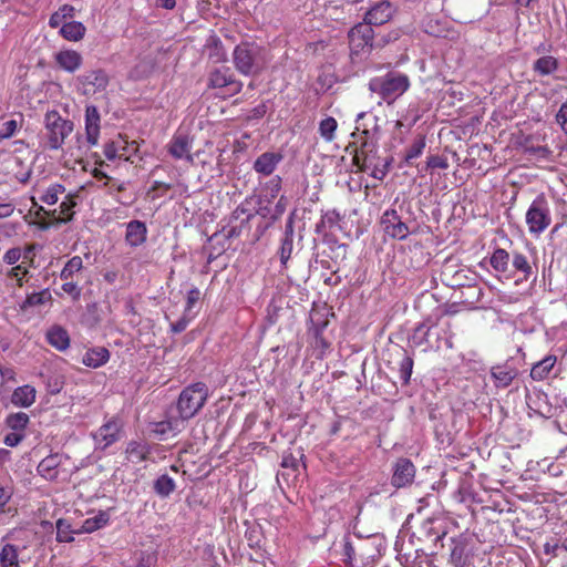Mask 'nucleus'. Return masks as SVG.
Returning a JSON list of instances; mask_svg holds the SVG:
<instances>
[{
  "mask_svg": "<svg viewBox=\"0 0 567 567\" xmlns=\"http://www.w3.org/2000/svg\"><path fill=\"white\" fill-rule=\"evenodd\" d=\"M342 555L349 567H369L380 556L378 537L346 536Z\"/></svg>",
  "mask_w": 567,
  "mask_h": 567,
  "instance_id": "1",
  "label": "nucleus"
},
{
  "mask_svg": "<svg viewBox=\"0 0 567 567\" xmlns=\"http://www.w3.org/2000/svg\"><path fill=\"white\" fill-rule=\"evenodd\" d=\"M235 69L243 75H258L267 64L265 49L255 42H241L233 51Z\"/></svg>",
  "mask_w": 567,
  "mask_h": 567,
  "instance_id": "2",
  "label": "nucleus"
},
{
  "mask_svg": "<svg viewBox=\"0 0 567 567\" xmlns=\"http://www.w3.org/2000/svg\"><path fill=\"white\" fill-rule=\"evenodd\" d=\"M409 87V76L394 71L383 76L373 78L369 82V90L378 94L388 104L393 103L398 97L403 95Z\"/></svg>",
  "mask_w": 567,
  "mask_h": 567,
  "instance_id": "3",
  "label": "nucleus"
},
{
  "mask_svg": "<svg viewBox=\"0 0 567 567\" xmlns=\"http://www.w3.org/2000/svg\"><path fill=\"white\" fill-rule=\"evenodd\" d=\"M101 116L95 105L85 109V138L76 137V145L70 146V154L75 158H82L90 150L97 145L100 136Z\"/></svg>",
  "mask_w": 567,
  "mask_h": 567,
  "instance_id": "4",
  "label": "nucleus"
},
{
  "mask_svg": "<svg viewBox=\"0 0 567 567\" xmlns=\"http://www.w3.org/2000/svg\"><path fill=\"white\" fill-rule=\"evenodd\" d=\"M208 398V388L203 382L186 386L179 394L177 409L184 421L195 416Z\"/></svg>",
  "mask_w": 567,
  "mask_h": 567,
  "instance_id": "5",
  "label": "nucleus"
},
{
  "mask_svg": "<svg viewBox=\"0 0 567 567\" xmlns=\"http://www.w3.org/2000/svg\"><path fill=\"white\" fill-rule=\"evenodd\" d=\"M551 223L549 202L544 194H539L526 212L528 231L540 235Z\"/></svg>",
  "mask_w": 567,
  "mask_h": 567,
  "instance_id": "6",
  "label": "nucleus"
},
{
  "mask_svg": "<svg viewBox=\"0 0 567 567\" xmlns=\"http://www.w3.org/2000/svg\"><path fill=\"white\" fill-rule=\"evenodd\" d=\"M44 124L48 145L51 150L60 148L65 137L73 131V123L63 118L56 111H50L45 114Z\"/></svg>",
  "mask_w": 567,
  "mask_h": 567,
  "instance_id": "7",
  "label": "nucleus"
},
{
  "mask_svg": "<svg viewBox=\"0 0 567 567\" xmlns=\"http://www.w3.org/2000/svg\"><path fill=\"white\" fill-rule=\"evenodd\" d=\"M489 0H454V19L461 23L481 20L488 12Z\"/></svg>",
  "mask_w": 567,
  "mask_h": 567,
  "instance_id": "8",
  "label": "nucleus"
},
{
  "mask_svg": "<svg viewBox=\"0 0 567 567\" xmlns=\"http://www.w3.org/2000/svg\"><path fill=\"white\" fill-rule=\"evenodd\" d=\"M208 85L213 89H221L225 95L233 96L243 89V82L237 80L229 68L215 69L208 78Z\"/></svg>",
  "mask_w": 567,
  "mask_h": 567,
  "instance_id": "9",
  "label": "nucleus"
},
{
  "mask_svg": "<svg viewBox=\"0 0 567 567\" xmlns=\"http://www.w3.org/2000/svg\"><path fill=\"white\" fill-rule=\"evenodd\" d=\"M254 216L255 214L244 204L237 206L231 213L227 225L221 229L224 236L228 239L239 237L243 230L249 227V221Z\"/></svg>",
  "mask_w": 567,
  "mask_h": 567,
  "instance_id": "10",
  "label": "nucleus"
},
{
  "mask_svg": "<svg viewBox=\"0 0 567 567\" xmlns=\"http://www.w3.org/2000/svg\"><path fill=\"white\" fill-rule=\"evenodd\" d=\"M372 42L373 29L368 23H358L349 31V44L352 54H359L365 49H371Z\"/></svg>",
  "mask_w": 567,
  "mask_h": 567,
  "instance_id": "11",
  "label": "nucleus"
},
{
  "mask_svg": "<svg viewBox=\"0 0 567 567\" xmlns=\"http://www.w3.org/2000/svg\"><path fill=\"white\" fill-rule=\"evenodd\" d=\"M83 94L91 95L101 92L109 85V75L101 69L86 71L76 78Z\"/></svg>",
  "mask_w": 567,
  "mask_h": 567,
  "instance_id": "12",
  "label": "nucleus"
},
{
  "mask_svg": "<svg viewBox=\"0 0 567 567\" xmlns=\"http://www.w3.org/2000/svg\"><path fill=\"white\" fill-rule=\"evenodd\" d=\"M122 423L116 419H112L103 424L94 434V441L97 447L105 450L113 443L117 442L122 436Z\"/></svg>",
  "mask_w": 567,
  "mask_h": 567,
  "instance_id": "13",
  "label": "nucleus"
},
{
  "mask_svg": "<svg viewBox=\"0 0 567 567\" xmlns=\"http://www.w3.org/2000/svg\"><path fill=\"white\" fill-rule=\"evenodd\" d=\"M381 225L384 233L394 239H405L410 234L408 225L401 220L395 209H388L383 213Z\"/></svg>",
  "mask_w": 567,
  "mask_h": 567,
  "instance_id": "14",
  "label": "nucleus"
},
{
  "mask_svg": "<svg viewBox=\"0 0 567 567\" xmlns=\"http://www.w3.org/2000/svg\"><path fill=\"white\" fill-rule=\"evenodd\" d=\"M380 159L377 143L368 140L360 144L352 158L353 164L361 172H368L369 167L373 166L375 162H380Z\"/></svg>",
  "mask_w": 567,
  "mask_h": 567,
  "instance_id": "15",
  "label": "nucleus"
},
{
  "mask_svg": "<svg viewBox=\"0 0 567 567\" xmlns=\"http://www.w3.org/2000/svg\"><path fill=\"white\" fill-rule=\"evenodd\" d=\"M414 477V464L409 458H399L393 466L392 485L396 488L405 487L412 484Z\"/></svg>",
  "mask_w": 567,
  "mask_h": 567,
  "instance_id": "16",
  "label": "nucleus"
},
{
  "mask_svg": "<svg viewBox=\"0 0 567 567\" xmlns=\"http://www.w3.org/2000/svg\"><path fill=\"white\" fill-rule=\"evenodd\" d=\"M394 7L389 1H380L375 3L364 17V23H368L371 28L372 25H381L391 20L394 13Z\"/></svg>",
  "mask_w": 567,
  "mask_h": 567,
  "instance_id": "17",
  "label": "nucleus"
},
{
  "mask_svg": "<svg viewBox=\"0 0 567 567\" xmlns=\"http://www.w3.org/2000/svg\"><path fill=\"white\" fill-rule=\"evenodd\" d=\"M471 542V536L466 534H461L456 537L451 538L450 561L455 567L465 565L466 559L468 557V546Z\"/></svg>",
  "mask_w": 567,
  "mask_h": 567,
  "instance_id": "18",
  "label": "nucleus"
},
{
  "mask_svg": "<svg viewBox=\"0 0 567 567\" xmlns=\"http://www.w3.org/2000/svg\"><path fill=\"white\" fill-rule=\"evenodd\" d=\"M192 141L185 134H175L168 145L169 154L176 159H186L189 164L194 163V157L190 154Z\"/></svg>",
  "mask_w": 567,
  "mask_h": 567,
  "instance_id": "19",
  "label": "nucleus"
},
{
  "mask_svg": "<svg viewBox=\"0 0 567 567\" xmlns=\"http://www.w3.org/2000/svg\"><path fill=\"white\" fill-rule=\"evenodd\" d=\"M517 374L518 371L511 361L494 365L491 369V377L496 388H507Z\"/></svg>",
  "mask_w": 567,
  "mask_h": 567,
  "instance_id": "20",
  "label": "nucleus"
},
{
  "mask_svg": "<svg viewBox=\"0 0 567 567\" xmlns=\"http://www.w3.org/2000/svg\"><path fill=\"white\" fill-rule=\"evenodd\" d=\"M54 61L60 69L74 73L81 68L83 58L75 50H61L54 54Z\"/></svg>",
  "mask_w": 567,
  "mask_h": 567,
  "instance_id": "21",
  "label": "nucleus"
},
{
  "mask_svg": "<svg viewBox=\"0 0 567 567\" xmlns=\"http://www.w3.org/2000/svg\"><path fill=\"white\" fill-rule=\"evenodd\" d=\"M281 159L282 156L279 153L265 152L254 162V169L264 176H269L274 173Z\"/></svg>",
  "mask_w": 567,
  "mask_h": 567,
  "instance_id": "22",
  "label": "nucleus"
},
{
  "mask_svg": "<svg viewBox=\"0 0 567 567\" xmlns=\"http://www.w3.org/2000/svg\"><path fill=\"white\" fill-rule=\"evenodd\" d=\"M50 346L59 351H64L70 347V336L61 326L51 327L45 334Z\"/></svg>",
  "mask_w": 567,
  "mask_h": 567,
  "instance_id": "23",
  "label": "nucleus"
},
{
  "mask_svg": "<svg viewBox=\"0 0 567 567\" xmlns=\"http://www.w3.org/2000/svg\"><path fill=\"white\" fill-rule=\"evenodd\" d=\"M61 464L59 454H51L44 457L38 465V473L45 480L53 481L58 477V467Z\"/></svg>",
  "mask_w": 567,
  "mask_h": 567,
  "instance_id": "24",
  "label": "nucleus"
},
{
  "mask_svg": "<svg viewBox=\"0 0 567 567\" xmlns=\"http://www.w3.org/2000/svg\"><path fill=\"white\" fill-rule=\"evenodd\" d=\"M146 226L140 220H132L126 227V241L128 245L136 247L142 245L146 239Z\"/></svg>",
  "mask_w": 567,
  "mask_h": 567,
  "instance_id": "25",
  "label": "nucleus"
},
{
  "mask_svg": "<svg viewBox=\"0 0 567 567\" xmlns=\"http://www.w3.org/2000/svg\"><path fill=\"white\" fill-rule=\"evenodd\" d=\"M183 419H171L166 421H162L158 423H155L153 432L161 436V439H166L168 436H175L177 433L182 431V427L184 425Z\"/></svg>",
  "mask_w": 567,
  "mask_h": 567,
  "instance_id": "26",
  "label": "nucleus"
},
{
  "mask_svg": "<svg viewBox=\"0 0 567 567\" xmlns=\"http://www.w3.org/2000/svg\"><path fill=\"white\" fill-rule=\"evenodd\" d=\"M292 250H293V227H292V221L290 220L286 225L285 235H284V238L281 239V244H280V247L278 250V254L280 257V262L284 267L287 266V262L291 257Z\"/></svg>",
  "mask_w": 567,
  "mask_h": 567,
  "instance_id": "27",
  "label": "nucleus"
},
{
  "mask_svg": "<svg viewBox=\"0 0 567 567\" xmlns=\"http://www.w3.org/2000/svg\"><path fill=\"white\" fill-rule=\"evenodd\" d=\"M19 545L3 544L0 549V567H20Z\"/></svg>",
  "mask_w": 567,
  "mask_h": 567,
  "instance_id": "28",
  "label": "nucleus"
},
{
  "mask_svg": "<svg viewBox=\"0 0 567 567\" xmlns=\"http://www.w3.org/2000/svg\"><path fill=\"white\" fill-rule=\"evenodd\" d=\"M16 406L28 408L35 401V390L31 385H23L17 388L11 398Z\"/></svg>",
  "mask_w": 567,
  "mask_h": 567,
  "instance_id": "29",
  "label": "nucleus"
},
{
  "mask_svg": "<svg viewBox=\"0 0 567 567\" xmlns=\"http://www.w3.org/2000/svg\"><path fill=\"white\" fill-rule=\"evenodd\" d=\"M208 54V59L214 63H221L227 61V53L223 47L219 38L212 35L208 38L205 45Z\"/></svg>",
  "mask_w": 567,
  "mask_h": 567,
  "instance_id": "30",
  "label": "nucleus"
},
{
  "mask_svg": "<svg viewBox=\"0 0 567 567\" xmlns=\"http://www.w3.org/2000/svg\"><path fill=\"white\" fill-rule=\"evenodd\" d=\"M110 352L106 348H94L85 352L82 362L90 368H99L107 362Z\"/></svg>",
  "mask_w": 567,
  "mask_h": 567,
  "instance_id": "31",
  "label": "nucleus"
},
{
  "mask_svg": "<svg viewBox=\"0 0 567 567\" xmlns=\"http://www.w3.org/2000/svg\"><path fill=\"white\" fill-rule=\"evenodd\" d=\"M34 536L35 533L28 528H13L4 537H2L1 542L10 539L16 542V545H19L20 549H27Z\"/></svg>",
  "mask_w": 567,
  "mask_h": 567,
  "instance_id": "32",
  "label": "nucleus"
},
{
  "mask_svg": "<svg viewBox=\"0 0 567 567\" xmlns=\"http://www.w3.org/2000/svg\"><path fill=\"white\" fill-rule=\"evenodd\" d=\"M86 28L82 22L71 21L63 23L60 28V34L68 41H80L85 34Z\"/></svg>",
  "mask_w": 567,
  "mask_h": 567,
  "instance_id": "33",
  "label": "nucleus"
},
{
  "mask_svg": "<svg viewBox=\"0 0 567 567\" xmlns=\"http://www.w3.org/2000/svg\"><path fill=\"white\" fill-rule=\"evenodd\" d=\"M556 363V357L547 355L543 360L535 363L530 370V378L536 381L546 379Z\"/></svg>",
  "mask_w": 567,
  "mask_h": 567,
  "instance_id": "34",
  "label": "nucleus"
},
{
  "mask_svg": "<svg viewBox=\"0 0 567 567\" xmlns=\"http://www.w3.org/2000/svg\"><path fill=\"white\" fill-rule=\"evenodd\" d=\"M126 457L133 463H141L146 460L150 450L146 443L140 441H131L126 446Z\"/></svg>",
  "mask_w": 567,
  "mask_h": 567,
  "instance_id": "35",
  "label": "nucleus"
},
{
  "mask_svg": "<svg viewBox=\"0 0 567 567\" xmlns=\"http://www.w3.org/2000/svg\"><path fill=\"white\" fill-rule=\"evenodd\" d=\"M83 269V260L80 256L72 257L60 272L61 280H75Z\"/></svg>",
  "mask_w": 567,
  "mask_h": 567,
  "instance_id": "36",
  "label": "nucleus"
},
{
  "mask_svg": "<svg viewBox=\"0 0 567 567\" xmlns=\"http://www.w3.org/2000/svg\"><path fill=\"white\" fill-rule=\"evenodd\" d=\"M558 69V61L551 55L537 59L534 63V71L540 75H549Z\"/></svg>",
  "mask_w": 567,
  "mask_h": 567,
  "instance_id": "37",
  "label": "nucleus"
},
{
  "mask_svg": "<svg viewBox=\"0 0 567 567\" xmlns=\"http://www.w3.org/2000/svg\"><path fill=\"white\" fill-rule=\"evenodd\" d=\"M175 487H176L175 481L167 474L161 475L154 482V491L161 497H167L171 493L174 492Z\"/></svg>",
  "mask_w": 567,
  "mask_h": 567,
  "instance_id": "38",
  "label": "nucleus"
},
{
  "mask_svg": "<svg viewBox=\"0 0 567 567\" xmlns=\"http://www.w3.org/2000/svg\"><path fill=\"white\" fill-rule=\"evenodd\" d=\"M30 417L24 412L11 413L6 417V424L12 431L23 433L27 425L29 424Z\"/></svg>",
  "mask_w": 567,
  "mask_h": 567,
  "instance_id": "39",
  "label": "nucleus"
},
{
  "mask_svg": "<svg viewBox=\"0 0 567 567\" xmlns=\"http://www.w3.org/2000/svg\"><path fill=\"white\" fill-rule=\"evenodd\" d=\"M337 127V120L328 116L319 123V134L326 142H332L336 137Z\"/></svg>",
  "mask_w": 567,
  "mask_h": 567,
  "instance_id": "40",
  "label": "nucleus"
},
{
  "mask_svg": "<svg viewBox=\"0 0 567 567\" xmlns=\"http://www.w3.org/2000/svg\"><path fill=\"white\" fill-rule=\"evenodd\" d=\"M508 262L509 254L502 248L496 249L491 257V265L498 272H506Z\"/></svg>",
  "mask_w": 567,
  "mask_h": 567,
  "instance_id": "41",
  "label": "nucleus"
},
{
  "mask_svg": "<svg viewBox=\"0 0 567 567\" xmlns=\"http://www.w3.org/2000/svg\"><path fill=\"white\" fill-rule=\"evenodd\" d=\"M51 293L49 289H43L39 292H33L31 295H28L25 300L22 303V309H27L29 307H35L41 306L51 300Z\"/></svg>",
  "mask_w": 567,
  "mask_h": 567,
  "instance_id": "42",
  "label": "nucleus"
},
{
  "mask_svg": "<svg viewBox=\"0 0 567 567\" xmlns=\"http://www.w3.org/2000/svg\"><path fill=\"white\" fill-rule=\"evenodd\" d=\"M126 142L112 141L104 145V155L107 159H114L116 157H123L126 151Z\"/></svg>",
  "mask_w": 567,
  "mask_h": 567,
  "instance_id": "43",
  "label": "nucleus"
},
{
  "mask_svg": "<svg viewBox=\"0 0 567 567\" xmlns=\"http://www.w3.org/2000/svg\"><path fill=\"white\" fill-rule=\"evenodd\" d=\"M107 522L109 515L100 512L96 516L85 519L82 527L85 533H93L105 526Z\"/></svg>",
  "mask_w": 567,
  "mask_h": 567,
  "instance_id": "44",
  "label": "nucleus"
},
{
  "mask_svg": "<svg viewBox=\"0 0 567 567\" xmlns=\"http://www.w3.org/2000/svg\"><path fill=\"white\" fill-rule=\"evenodd\" d=\"M65 190L64 186L61 184H53L45 189V192L40 196V199L47 205H54L59 200V196L63 194Z\"/></svg>",
  "mask_w": 567,
  "mask_h": 567,
  "instance_id": "45",
  "label": "nucleus"
},
{
  "mask_svg": "<svg viewBox=\"0 0 567 567\" xmlns=\"http://www.w3.org/2000/svg\"><path fill=\"white\" fill-rule=\"evenodd\" d=\"M512 264H513V267L517 271H520L524 275V279L529 278V276L532 275V267H530L526 256H524L520 252L515 251L513 254Z\"/></svg>",
  "mask_w": 567,
  "mask_h": 567,
  "instance_id": "46",
  "label": "nucleus"
},
{
  "mask_svg": "<svg viewBox=\"0 0 567 567\" xmlns=\"http://www.w3.org/2000/svg\"><path fill=\"white\" fill-rule=\"evenodd\" d=\"M425 147V137L419 136L413 141V143L408 147L405 153V162L410 163L412 159L417 158L423 153Z\"/></svg>",
  "mask_w": 567,
  "mask_h": 567,
  "instance_id": "47",
  "label": "nucleus"
},
{
  "mask_svg": "<svg viewBox=\"0 0 567 567\" xmlns=\"http://www.w3.org/2000/svg\"><path fill=\"white\" fill-rule=\"evenodd\" d=\"M390 164H391V161L388 159V158H384V159H380V162H375L373 164V166L369 167L368 171H370V175L378 179V181H382L388 172H389V167H390Z\"/></svg>",
  "mask_w": 567,
  "mask_h": 567,
  "instance_id": "48",
  "label": "nucleus"
},
{
  "mask_svg": "<svg viewBox=\"0 0 567 567\" xmlns=\"http://www.w3.org/2000/svg\"><path fill=\"white\" fill-rule=\"evenodd\" d=\"M73 539L71 525L64 519H59L56 522V540L59 543H70Z\"/></svg>",
  "mask_w": 567,
  "mask_h": 567,
  "instance_id": "49",
  "label": "nucleus"
},
{
  "mask_svg": "<svg viewBox=\"0 0 567 567\" xmlns=\"http://www.w3.org/2000/svg\"><path fill=\"white\" fill-rule=\"evenodd\" d=\"M61 289L64 293L71 297L73 301H78L82 295V288L79 286L76 280H63Z\"/></svg>",
  "mask_w": 567,
  "mask_h": 567,
  "instance_id": "50",
  "label": "nucleus"
},
{
  "mask_svg": "<svg viewBox=\"0 0 567 567\" xmlns=\"http://www.w3.org/2000/svg\"><path fill=\"white\" fill-rule=\"evenodd\" d=\"M430 329L426 328L424 323L417 326L411 337V342L415 347H421L423 344H426L429 342L427 336H429Z\"/></svg>",
  "mask_w": 567,
  "mask_h": 567,
  "instance_id": "51",
  "label": "nucleus"
},
{
  "mask_svg": "<svg viewBox=\"0 0 567 567\" xmlns=\"http://www.w3.org/2000/svg\"><path fill=\"white\" fill-rule=\"evenodd\" d=\"M413 369V359L409 355H404L400 362V378L404 384L410 381Z\"/></svg>",
  "mask_w": 567,
  "mask_h": 567,
  "instance_id": "52",
  "label": "nucleus"
},
{
  "mask_svg": "<svg viewBox=\"0 0 567 567\" xmlns=\"http://www.w3.org/2000/svg\"><path fill=\"white\" fill-rule=\"evenodd\" d=\"M18 128V122L16 120H8L0 123V138H9L14 135Z\"/></svg>",
  "mask_w": 567,
  "mask_h": 567,
  "instance_id": "53",
  "label": "nucleus"
},
{
  "mask_svg": "<svg viewBox=\"0 0 567 567\" xmlns=\"http://www.w3.org/2000/svg\"><path fill=\"white\" fill-rule=\"evenodd\" d=\"M199 299H200L199 289L195 288V287L192 288L187 293L186 306H185L184 312L189 315L193 307L198 302Z\"/></svg>",
  "mask_w": 567,
  "mask_h": 567,
  "instance_id": "54",
  "label": "nucleus"
},
{
  "mask_svg": "<svg viewBox=\"0 0 567 567\" xmlns=\"http://www.w3.org/2000/svg\"><path fill=\"white\" fill-rule=\"evenodd\" d=\"M423 30L434 37H440L442 33V28L440 27L437 21H434L432 18L423 21Z\"/></svg>",
  "mask_w": 567,
  "mask_h": 567,
  "instance_id": "55",
  "label": "nucleus"
},
{
  "mask_svg": "<svg viewBox=\"0 0 567 567\" xmlns=\"http://www.w3.org/2000/svg\"><path fill=\"white\" fill-rule=\"evenodd\" d=\"M22 257V250L21 248L19 247H13L11 249H9L4 255H3V261L7 264V265H14L16 262L19 261V259Z\"/></svg>",
  "mask_w": 567,
  "mask_h": 567,
  "instance_id": "56",
  "label": "nucleus"
},
{
  "mask_svg": "<svg viewBox=\"0 0 567 567\" xmlns=\"http://www.w3.org/2000/svg\"><path fill=\"white\" fill-rule=\"evenodd\" d=\"M75 206V202L73 196L68 195L65 200H63L60 205L61 214L64 216V219H70L73 212L72 208Z\"/></svg>",
  "mask_w": 567,
  "mask_h": 567,
  "instance_id": "57",
  "label": "nucleus"
},
{
  "mask_svg": "<svg viewBox=\"0 0 567 567\" xmlns=\"http://www.w3.org/2000/svg\"><path fill=\"white\" fill-rule=\"evenodd\" d=\"M24 439V433L13 431L4 436V444L10 447L19 445Z\"/></svg>",
  "mask_w": 567,
  "mask_h": 567,
  "instance_id": "58",
  "label": "nucleus"
},
{
  "mask_svg": "<svg viewBox=\"0 0 567 567\" xmlns=\"http://www.w3.org/2000/svg\"><path fill=\"white\" fill-rule=\"evenodd\" d=\"M192 318H193V316L184 312L183 317L179 320H177L176 322L171 324L172 331L174 333L183 332L187 328Z\"/></svg>",
  "mask_w": 567,
  "mask_h": 567,
  "instance_id": "59",
  "label": "nucleus"
},
{
  "mask_svg": "<svg viewBox=\"0 0 567 567\" xmlns=\"http://www.w3.org/2000/svg\"><path fill=\"white\" fill-rule=\"evenodd\" d=\"M556 122L560 125L563 132L567 135V101L564 102L556 114Z\"/></svg>",
  "mask_w": 567,
  "mask_h": 567,
  "instance_id": "60",
  "label": "nucleus"
},
{
  "mask_svg": "<svg viewBox=\"0 0 567 567\" xmlns=\"http://www.w3.org/2000/svg\"><path fill=\"white\" fill-rule=\"evenodd\" d=\"M281 189V178L279 176H275L271 178L266 186V190L268 192L270 198H275Z\"/></svg>",
  "mask_w": 567,
  "mask_h": 567,
  "instance_id": "61",
  "label": "nucleus"
},
{
  "mask_svg": "<svg viewBox=\"0 0 567 567\" xmlns=\"http://www.w3.org/2000/svg\"><path fill=\"white\" fill-rule=\"evenodd\" d=\"M12 489L10 487H0V514L4 513V506L12 497Z\"/></svg>",
  "mask_w": 567,
  "mask_h": 567,
  "instance_id": "62",
  "label": "nucleus"
},
{
  "mask_svg": "<svg viewBox=\"0 0 567 567\" xmlns=\"http://www.w3.org/2000/svg\"><path fill=\"white\" fill-rule=\"evenodd\" d=\"M427 166L431 168L446 169L449 167L447 161L441 156H430L427 158Z\"/></svg>",
  "mask_w": 567,
  "mask_h": 567,
  "instance_id": "63",
  "label": "nucleus"
},
{
  "mask_svg": "<svg viewBox=\"0 0 567 567\" xmlns=\"http://www.w3.org/2000/svg\"><path fill=\"white\" fill-rule=\"evenodd\" d=\"M28 274V269L23 266V265H18L16 267H13L9 275L12 277V278H16L19 282V285L21 286L22 285V278Z\"/></svg>",
  "mask_w": 567,
  "mask_h": 567,
  "instance_id": "64",
  "label": "nucleus"
}]
</instances>
